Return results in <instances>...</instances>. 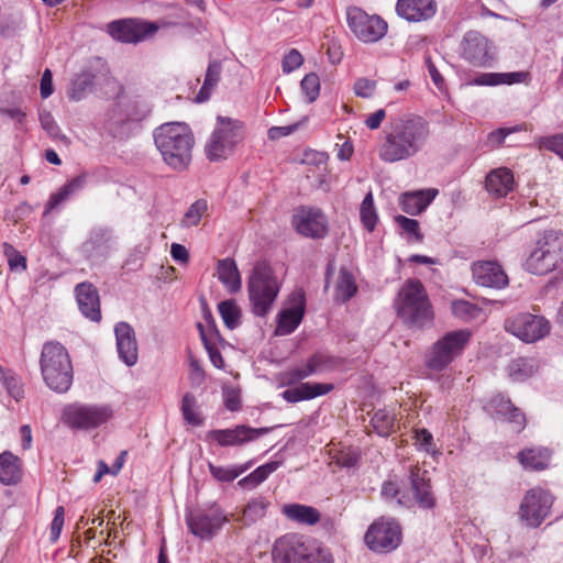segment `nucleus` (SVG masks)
<instances>
[{"label":"nucleus","mask_w":563,"mask_h":563,"mask_svg":"<svg viewBox=\"0 0 563 563\" xmlns=\"http://www.w3.org/2000/svg\"><path fill=\"white\" fill-rule=\"evenodd\" d=\"M430 136L429 122L420 115L391 119L383 130L377 146L382 162L394 164L416 156Z\"/></svg>","instance_id":"nucleus-1"},{"label":"nucleus","mask_w":563,"mask_h":563,"mask_svg":"<svg viewBox=\"0 0 563 563\" xmlns=\"http://www.w3.org/2000/svg\"><path fill=\"white\" fill-rule=\"evenodd\" d=\"M153 137L163 162L175 172L188 168L192 159L195 136L185 122H166L155 128Z\"/></svg>","instance_id":"nucleus-2"},{"label":"nucleus","mask_w":563,"mask_h":563,"mask_svg":"<svg viewBox=\"0 0 563 563\" xmlns=\"http://www.w3.org/2000/svg\"><path fill=\"white\" fill-rule=\"evenodd\" d=\"M395 307L399 318L410 328L423 329L433 322V308L419 279L409 278L402 284Z\"/></svg>","instance_id":"nucleus-3"},{"label":"nucleus","mask_w":563,"mask_h":563,"mask_svg":"<svg viewBox=\"0 0 563 563\" xmlns=\"http://www.w3.org/2000/svg\"><path fill=\"white\" fill-rule=\"evenodd\" d=\"M272 558L274 563H333L329 549L298 533L279 537L274 542Z\"/></svg>","instance_id":"nucleus-4"},{"label":"nucleus","mask_w":563,"mask_h":563,"mask_svg":"<svg viewBox=\"0 0 563 563\" xmlns=\"http://www.w3.org/2000/svg\"><path fill=\"white\" fill-rule=\"evenodd\" d=\"M40 368L46 386L58 394L73 385L74 371L67 349L58 341H47L42 346Z\"/></svg>","instance_id":"nucleus-5"},{"label":"nucleus","mask_w":563,"mask_h":563,"mask_svg":"<svg viewBox=\"0 0 563 563\" xmlns=\"http://www.w3.org/2000/svg\"><path fill=\"white\" fill-rule=\"evenodd\" d=\"M280 291V283L273 267L266 261H258L247 279V292L252 312L266 317Z\"/></svg>","instance_id":"nucleus-6"},{"label":"nucleus","mask_w":563,"mask_h":563,"mask_svg":"<svg viewBox=\"0 0 563 563\" xmlns=\"http://www.w3.org/2000/svg\"><path fill=\"white\" fill-rule=\"evenodd\" d=\"M243 123L239 120L218 115L217 124L205 145L210 162H220L231 156L242 141Z\"/></svg>","instance_id":"nucleus-7"},{"label":"nucleus","mask_w":563,"mask_h":563,"mask_svg":"<svg viewBox=\"0 0 563 563\" xmlns=\"http://www.w3.org/2000/svg\"><path fill=\"white\" fill-rule=\"evenodd\" d=\"M472 338L468 329H459L444 333L429 349L424 364L432 371H443L462 355Z\"/></svg>","instance_id":"nucleus-8"},{"label":"nucleus","mask_w":563,"mask_h":563,"mask_svg":"<svg viewBox=\"0 0 563 563\" xmlns=\"http://www.w3.org/2000/svg\"><path fill=\"white\" fill-rule=\"evenodd\" d=\"M113 417L110 405L73 404L63 411L64 422L73 429L89 430L100 427Z\"/></svg>","instance_id":"nucleus-9"},{"label":"nucleus","mask_w":563,"mask_h":563,"mask_svg":"<svg viewBox=\"0 0 563 563\" xmlns=\"http://www.w3.org/2000/svg\"><path fill=\"white\" fill-rule=\"evenodd\" d=\"M346 21L350 30L363 43H376L388 31V24L383 18L369 15L358 7L347 8Z\"/></svg>","instance_id":"nucleus-10"},{"label":"nucleus","mask_w":563,"mask_h":563,"mask_svg":"<svg viewBox=\"0 0 563 563\" xmlns=\"http://www.w3.org/2000/svg\"><path fill=\"white\" fill-rule=\"evenodd\" d=\"M364 542L375 553H390L401 543V528L395 520L379 519L368 527Z\"/></svg>","instance_id":"nucleus-11"},{"label":"nucleus","mask_w":563,"mask_h":563,"mask_svg":"<svg viewBox=\"0 0 563 563\" xmlns=\"http://www.w3.org/2000/svg\"><path fill=\"white\" fill-rule=\"evenodd\" d=\"M291 225L299 235L312 240H323L329 234L328 217L317 207L300 206L295 209Z\"/></svg>","instance_id":"nucleus-12"},{"label":"nucleus","mask_w":563,"mask_h":563,"mask_svg":"<svg viewBox=\"0 0 563 563\" xmlns=\"http://www.w3.org/2000/svg\"><path fill=\"white\" fill-rule=\"evenodd\" d=\"M553 500L549 490L539 487L531 488L523 496L518 514L527 526L537 528L549 516Z\"/></svg>","instance_id":"nucleus-13"},{"label":"nucleus","mask_w":563,"mask_h":563,"mask_svg":"<svg viewBox=\"0 0 563 563\" xmlns=\"http://www.w3.org/2000/svg\"><path fill=\"white\" fill-rule=\"evenodd\" d=\"M505 328L509 333L527 343L543 339L551 329L544 317L529 312H521L507 319Z\"/></svg>","instance_id":"nucleus-14"},{"label":"nucleus","mask_w":563,"mask_h":563,"mask_svg":"<svg viewBox=\"0 0 563 563\" xmlns=\"http://www.w3.org/2000/svg\"><path fill=\"white\" fill-rule=\"evenodd\" d=\"M461 57L468 64L487 68L495 59L493 45L486 36L478 31H467L460 43Z\"/></svg>","instance_id":"nucleus-15"},{"label":"nucleus","mask_w":563,"mask_h":563,"mask_svg":"<svg viewBox=\"0 0 563 563\" xmlns=\"http://www.w3.org/2000/svg\"><path fill=\"white\" fill-rule=\"evenodd\" d=\"M228 520V516L217 505L208 509H196L186 515L190 532L200 539H211Z\"/></svg>","instance_id":"nucleus-16"},{"label":"nucleus","mask_w":563,"mask_h":563,"mask_svg":"<svg viewBox=\"0 0 563 563\" xmlns=\"http://www.w3.org/2000/svg\"><path fill=\"white\" fill-rule=\"evenodd\" d=\"M117 247L114 230L107 225H96L89 231L81 250L85 256L92 262L107 258Z\"/></svg>","instance_id":"nucleus-17"},{"label":"nucleus","mask_w":563,"mask_h":563,"mask_svg":"<svg viewBox=\"0 0 563 563\" xmlns=\"http://www.w3.org/2000/svg\"><path fill=\"white\" fill-rule=\"evenodd\" d=\"M407 482L411 490L412 508L416 505L426 510H431L435 507L437 499L427 470L418 465H410L407 472Z\"/></svg>","instance_id":"nucleus-18"},{"label":"nucleus","mask_w":563,"mask_h":563,"mask_svg":"<svg viewBox=\"0 0 563 563\" xmlns=\"http://www.w3.org/2000/svg\"><path fill=\"white\" fill-rule=\"evenodd\" d=\"M157 30L156 24L136 19L115 20L107 25L109 35L122 43H137Z\"/></svg>","instance_id":"nucleus-19"},{"label":"nucleus","mask_w":563,"mask_h":563,"mask_svg":"<svg viewBox=\"0 0 563 563\" xmlns=\"http://www.w3.org/2000/svg\"><path fill=\"white\" fill-rule=\"evenodd\" d=\"M275 427L251 428L238 424L229 429H214L208 432L207 439L216 441L220 446H241L269 433Z\"/></svg>","instance_id":"nucleus-20"},{"label":"nucleus","mask_w":563,"mask_h":563,"mask_svg":"<svg viewBox=\"0 0 563 563\" xmlns=\"http://www.w3.org/2000/svg\"><path fill=\"white\" fill-rule=\"evenodd\" d=\"M290 307L277 316L276 334L288 335L301 323L306 311V295L303 289L294 290L289 296Z\"/></svg>","instance_id":"nucleus-21"},{"label":"nucleus","mask_w":563,"mask_h":563,"mask_svg":"<svg viewBox=\"0 0 563 563\" xmlns=\"http://www.w3.org/2000/svg\"><path fill=\"white\" fill-rule=\"evenodd\" d=\"M485 409L493 418L511 423L516 432H521L526 427L525 413L503 394L493 396Z\"/></svg>","instance_id":"nucleus-22"},{"label":"nucleus","mask_w":563,"mask_h":563,"mask_svg":"<svg viewBox=\"0 0 563 563\" xmlns=\"http://www.w3.org/2000/svg\"><path fill=\"white\" fill-rule=\"evenodd\" d=\"M399 18L410 23L431 20L438 12L435 0H397L395 7Z\"/></svg>","instance_id":"nucleus-23"},{"label":"nucleus","mask_w":563,"mask_h":563,"mask_svg":"<svg viewBox=\"0 0 563 563\" xmlns=\"http://www.w3.org/2000/svg\"><path fill=\"white\" fill-rule=\"evenodd\" d=\"M114 334L120 360L128 366L135 365L139 349L134 329L128 322L121 321L115 324Z\"/></svg>","instance_id":"nucleus-24"},{"label":"nucleus","mask_w":563,"mask_h":563,"mask_svg":"<svg viewBox=\"0 0 563 563\" xmlns=\"http://www.w3.org/2000/svg\"><path fill=\"white\" fill-rule=\"evenodd\" d=\"M76 300L81 314L93 322L101 320L100 296L98 289L88 282L75 287Z\"/></svg>","instance_id":"nucleus-25"},{"label":"nucleus","mask_w":563,"mask_h":563,"mask_svg":"<svg viewBox=\"0 0 563 563\" xmlns=\"http://www.w3.org/2000/svg\"><path fill=\"white\" fill-rule=\"evenodd\" d=\"M473 278L477 285L501 289L508 285V277L496 262H478L472 267Z\"/></svg>","instance_id":"nucleus-26"},{"label":"nucleus","mask_w":563,"mask_h":563,"mask_svg":"<svg viewBox=\"0 0 563 563\" xmlns=\"http://www.w3.org/2000/svg\"><path fill=\"white\" fill-rule=\"evenodd\" d=\"M438 194L439 190L435 188L404 192L399 198V205L404 212L418 216L427 209Z\"/></svg>","instance_id":"nucleus-27"},{"label":"nucleus","mask_w":563,"mask_h":563,"mask_svg":"<svg viewBox=\"0 0 563 563\" xmlns=\"http://www.w3.org/2000/svg\"><path fill=\"white\" fill-rule=\"evenodd\" d=\"M333 388L334 386L332 384L302 383L299 386L284 390L282 397L288 402H299L327 395L332 391Z\"/></svg>","instance_id":"nucleus-28"},{"label":"nucleus","mask_w":563,"mask_h":563,"mask_svg":"<svg viewBox=\"0 0 563 563\" xmlns=\"http://www.w3.org/2000/svg\"><path fill=\"white\" fill-rule=\"evenodd\" d=\"M536 246L541 250L543 256L551 264L553 269L563 261V234L556 231L545 232L537 241Z\"/></svg>","instance_id":"nucleus-29"},{"label":"nucleus","mask_w":563,"mask_h":563,"mask_svg":"<svg viewBox=\"0 0 563 563\" xmlns=\"http://www.w3.org/2000/svg\"><path fill=\"white\" fill-rule=\"evenodd\" d=\"M485 187L496 198L506 197L514 189V174L507 167L492 170L487 177Z\"/></svg>","instance_id":"nucleus-30"},{"label":"nucleus","mask_w":563,"mask_h":563,"mask_svg":"<svg viewBox=\"0 0 563 563\" xmlns=\"http://www.w3.org/2000/svg\"><path fill=\"white\" fill-rule=\"evenodd\" d=\"M87 175L85 173L71 178L63 185L56 192L49 196L45 205L44 213L47 214L67 201L70 197L79 192L86 186Z\"/></svg>","instance_id":"nucleus-31"},{"label":"nucleus","mask_w":563,"mask_h":563,"mask_svg":"<svg viewBox=\"0 0 563 563\" xmlns=\"http://www.w3.org/2000/svg\"><path fill=\"white\" fill-rule=\"evenodd\" d=\"M22 461L10 451L0 454V483L5 486L16 485L22 478Z\"/></svg>","instance_id":"nucleus-32"},{"label":"nucleus","mask_w":563,"mask_h":563,"mask_svg":"<svg viewBox=\"0 0 563 563\" xmlns=\"http://www.w3.org/2000/svg\"><path fill=\"white\" fill-rule=\"evenodd\" d=\"M282 512L288 520L303 526H313L321 519V514L317 508L302 504H286L283 506Z\"/></svg>","instance_id":"nucleus-33"},{"label":"nucleus","mask_w":563,"mask_h":563,"mask_svg":"<svg viewBox=\"0 0 563 563\" xmlns=\"http://www.w3.org/2000/svg\"><path fill=\"white\" fill-rule=\"evenodd\" d=\"M218 279L231 292L241 290L242 280L235 261L231 257L219 260L217 263Z\"/></svg>","instance_id":"nucleus-34"},{"label":"nucleus","mask_w":563,"mask_h":563,"mask_svg":"<svg viewBox=\"0 0 563 563\" xmlns=\"http://www.w3.org/2000/svg\"><path fill=\"white\" fill-rule=\"evenodd\" d=\"M517 459L526 470L542 471L549 466L551 451L542 446L527 448L518 453Z\"/></svg>","instance_id":"nucleus-35"},{"label":"nucleus","mask_w":563,"mask_h":563,"mask_svg":"<svg viewBox=\"0 0 563 563\" xmlns=\"http://www.w3.org/2000/svg\"><path fill=\"white\" fill-rule=\"evenodd\" d=\"M528 74L525 71L512 73H482L475 76L471 84L475 86L512 85L525 81Z\"/></svg>","instance_id":"nucleus-36"},{"label":"nucleus","mask_w":563,"mask_h":563,"mask_svg":"<svg viewBox=\"0 0 563 563\" xmlns=\"http://www.w3.org/2000/svg\"><path fill=\"white\" fill-rule=\"evenodd\" d=\"M96 75L90 69H84L71 80L67 96L73 101H80L95 85Z\"/></svg>","instance_id":"nucleus-37"},{"label":"nucleus","mask_w":563,"mask_h":563,"mask_svg":"<svg viewBox=\"0 0 563 563\" xmlns=\"http://www.w3.org/2000/svg\"><path fill=\"white\" fill-rule=\"evenodd\" d=\"M222 65L219 60H211L207 67L203 85L196 96V101L199 103L206 102L210 99L213 89L220 81Z\"/></svg>","instance_id":"nucleus-38"},{"label":"nucleus","mask_w":563,"mask_h":563,"mask_svg":"<svg viewBox=\"0 0 563 563\" xmlns=\"http://www.w3.org/2000/svg\"><path fill=\"white\" fill-rule=\"evenodd\" d=\"M357 292V285L353 273L345 266L339 271L335 285V299L341 302L349 301Z\"/></svg>","instance_id":"nucleus-39"},{"label":"nucleus","mask_w":563,"mask_h":563,"mask_svg":"<svg viewBox=\"0 0 563 563\" xmlns=\"http://www.w3.org/2000/svg\"><path fill=\"white\" fill-rule=\"evenodd\" d=\"M380 495L385 501L389 504H394L398 507L407 509L412 508V498L410 494L401 489L396 482H384L382 485Z\"/></svg>","instance_id":"nucleus-40"},{"label":"nucleus","mask_w":563,"mask_h":563,"mask_svg":"<svg viewBox=\"0 0 563 563\" xmlns=\"http://www.w3.org/2000/svg\"><path fill=\"white\" fill-rule=\"evenodd\" d=\"M282 465L280 461H271L268 463H265L257 468H255L252 473H250L247 476L243 477L238 482V485L242 488H254L264 481L267 479V477L278 470V467Z\"/></svg>","instance_id":"nucleus-41"},{"label":"nucleus","mask_w":563,"mask_h":563,"mask_svg":"<svg viewBox=\"0 0 563 563\" xmlns=\"http://www.w3.org/2000/svg\"><path fill=\"white\" fill-rule=\"evenodd\" d=\"M252 465L247 462L242 465L218 466L209 462L208 468L214 479L221 483H231L246 472Z\"/></svg>","instance_id":"nucleus-42"},{"label":"nucleus","mask_w":563,"mask_h":563,"mask_svg":"<svg viewBox=\"0 0 563 563\" xmlns=\"http://www.w3.org/2000/svg\"><path fill=\"white\" fill-rule=\"evenodd\" d=\"M395 415L386 409H378L371 418V426L379 437H389L395 432Z\"/></svg>","instance_id":"nucleus-43"},{"label":"nucleus","mask_w":563,"mask_h":563,"mask_svg":"<svg viewBox=\"0 0 563 563\" xmlns=\"http://www.w3.org/2000/svg\"><path fill=\"white\" fill-rule=\"evenodd\" d=\"M536 366L531 358L518 357L508 365V373L512 380L525 382L534 374Z\"/></svg>","instance_id":"nucleus-44"},{"label":"nucleus","mask_w":563,"mask_h":563,"mask_svg":"<svg viewBox=\"0 0 563 563\" xmlns=\"http://www.w3.org/2000/svg\"><path fill=\"white\" fill-rule=\"evenodd\" d=\"M360 217L364 228L368 232H373L376 228L378 216L374 206V198L372 192H368L364 197L360 208Z\"/></svg>","instance_id":"nucleus-45"},{"label":"nucleus","mask_w":563,"mask_h":563,"mask_svg":"<svg viewBox=\"0 0 563 563\" xmlns=\"http://www.w3.org/2000/svg\"><path fill=\"white\" fill-rule=\"evenodd\" d=\"M218 310L227 328L233 330L240 325L241 311L234 300L221 301Z\"/></svg>","instance_id":"nucleus-46"},{"label":"nucleus","mask_w":563,"mask_h":563,"mask_svg":"<svg viewBox=\"0 0 563 563\" xmlns=\"http://www.w3.org/2000/svg\"><path fill=\"white\" fill-rule=\"evenodd\" d=\"M197 400L191 393H186L181 399V413L187 423L194 427H199L203 423V419L196 410Z\"/></svg>","instance_id":"nucleus-47"},{"label":"nucleus","mask_w":563,"mask_h":563,"mask_svg":"<svg viewBox=\"0 0 563 563\" xmlns=\"http://www.w3.org/2000/svg\"><path fill=\"white\" fill-rule=\"evenodd\" d=\"M525 268L534 275H544L553 271V267L543 256L541 250L536 246L525 263Z\"/></svg>","instance_id":"nucleus-48"},{"label":"nucleus","mask_w":563,"mask_h":563,"mask_svg":"<svg viewBox=\"0 0 563 563\" xmlns=\"http://www.w3.org/2000/svg\"><path fill=\"white\" fill-rule=\"evenodd\" d=\"M314 375L313 369L307 361L306 364L289 368L280 374L283 385L294 386L307 377Z\"/></svg>","instance_id":"nucleus-49"},{"label":"nucleus","mask_w":563,"mask_h":563,"mask_svg":"<svg viewBox=\"0 0 563 563\" xmlns=\"http://www.w3.org/2000/svg\"><path fill=\"white\" fill-rule=\"evenodd\" d=\"M207 210L208 202L206 199L196 200L185 212L184 218L181 219V225L184 228L198 225Z\"/></svg>","instance_id":"nucleus-50"},{"label":"nucleus","mask_w":563,"mask_h":563,"mask_svg":"<svg viewBox=\"0 0 563 563\" xmlns=\"http://www.w3.org/2000/svg\"><path fill=\"white\" fill-rule=\"evenodd\" d=\"M269 503L262 496L252 498L244 508L243 516L247 522H255L263 518Z\"/></svg>","instance_id":"nucleus-51"},{"label":"nucleus","mask_w":563,"mask_h":563,"mask_svg":"<svg viewBox=\"0 0 563 563\" xmlns=\"http://www.w3.org/2000/svg\"><path fill=\"white\" fill-rule=\"evenodd\" d=\"M308 362L313 369V374L332 371L340 365V360L324 353H314Z\"/></svg>","instance_id":"nucleus-52"},{"label":"nucleus","mask_w":563,"mask_h":563,"mask_svg":"<svg viewBox=\"0 0 563 563\" xmlns=\"http://www.w3.org/2000/svg\"><path fill=\"white\" fill-rule=\"evenodd\" d=\"M300 88L307 99V102L312 103L318 99L320 93L319 76L316 73L307 74L300 82Z\"/></svg>","instance_id":"nucleus-53"},{"label":"nucleus","mask_w":563,"mask_h":563,"mask_svg":"<svg viewBox=\"0 0 563 563\" xmlns=\"http://www.w3.org/2000/svg\"><path fill=\"white\" fill-rule=\"evenodd\" d=\"M394 220L399 225V228L405 233H407L408 240L415 242H422L423 234L420 232L419 222L417 220L407 218L401 214L396 216Z\"/></svg>","instance_id":"nucleus-54"},{"label":"nucleus","mask_w":563,"mask_h":563,"mask_svg":"<svg viewBox=\"0 0 563 563\" xmlns=\"http://www.w3.org/2000/svg\"><path fill=\"white\" fill-rule=\"evenodd\" d=\"M452 312L455 317L468 321L476 319L481 313V309L477 305L470 301L454 300L452 302Z\"/></svg>","instance_id":"nucleus-55"},{"label":"nucleus","mask_w":563,"mask_h":563,"mask_svg":"<svg viewBox=\"0 0 563 563\" xmlns=\"http://www.w3.org/2000/svg\"><path fill=\"white\" fill-rule=\"evenodd\" d=\"M197 329L205 347L219 345L224 342L216 323L203 325V323L199 322L197 323Z\"/></svg>","instance_id":"nucleus-56"},{"label":"nucleus","mask_w":563,"mask_h":563,"mask_svg":"<svg viewBox=\"0 0 563 563\" xmlns=\"http://www.w3.org/2000/svg\"><path fill=\"white\" fill-rule=\"evenodd\" d=\"M415 445L419 451H423L428 454L434 455L438 451L433 441L432 433L422 428L415 430Z\"/></svg>","instance_id":"nucleus-57"},{"label":"nucleus","mask_w":563,"mask_h":563,"mask_svg":"<svg viewBox=\"0 0 563 563\" xmlns=\"http://www.w3.org/2000/svg\"><path fill=\"white\" fill-rule=\"evenodd\" d=\"M38 119L41 126L46 133L54 140H66V136L62 134L58 124L49 111H40Z\"/></svg>","instance_id":"nucleus-58"},{"label":"nucleus","mask_w":563,"mask_h":563,"mask_svg":"<svg viewBox=\"0 0 563 563\" xmlns=\"http://www.w3.org/2000/svg\"><path fill=\"white\" fill-rule=\"evenodd\" d=\"M2 247L11 271L26 269V258L20 252L7 242L2 244Z\"/></svg>","instance_id":"nucleus-59"},{"label":"nucleus","mask_w":563,"mask_h":563,"mask_svg":"<svg viewBox=\"0 0 563 563\" xmlns=\"http://www.w3.org/2000/svg\"><path fill=\"white\" fill-rule=\"evenodd\" d=\"M376 86L377 82L375 80L362 77L354 82L353 89L357 97L367 99L373 97Z\"/></svg>","instance_id":"nucleus-60"},{"label":"nucleus","mask_w":563,"mask_h":563,"mask_svg":"<svg viewBox=\"0 0 563 563\" xmlns=\"http://www.w3.org/2000/svg\"><path fill=\"white\" fill-rule=\"evenodd\" d=\"M303 63L302 55L295 48L285 54L282 67L285 74H289L301 66Z\"/></svg>","instance_id":"nucleus-61"},{"label":"nucleus","mask_w":563,"mask_h":563,"mask_svg":"<svg viewBox=\"0 0 563 563\" xmlns=\"http://www.w3.org/2000/svg\"><path fill=\"white\" fill-rule=\"evenodd\" d=\"M65 509L63 506L56 507L54 518L49 528V539L55 542L58 540L64 526Z\"/></svg>","instance_id":"nucleus-62"},{"label":"nucleus","mask_w":563,"mask_h":563,"mask_svg":"<svg viewBox=\"0 0 563 563\" xmlns=\"http://www.w3.org/2000/svg\"><path fill=\"white\" fill-rule=\"evenodd\" d=\"M541 146L555 153L563 159V134H555L542 139Z\"/></svg>","instance_id":"nucleus-63"},{"label":"nucleus","mask_w":563,"mask_h":563,"mask_svg":"<svg viewBox=\"0 0 563 563\" xmlns=\"http://www.w3.org/2000/svg\"><path fill=\"white\" fill-rule=\"evenodd\" d=\"M3 384L8 390V393L15 399V400H19L20 398L23 397V389L20 385V382L16 377L14 376H5L4 379H3Z\"/></svg>","instance_id":"nucleus-64"}]
</instances>
